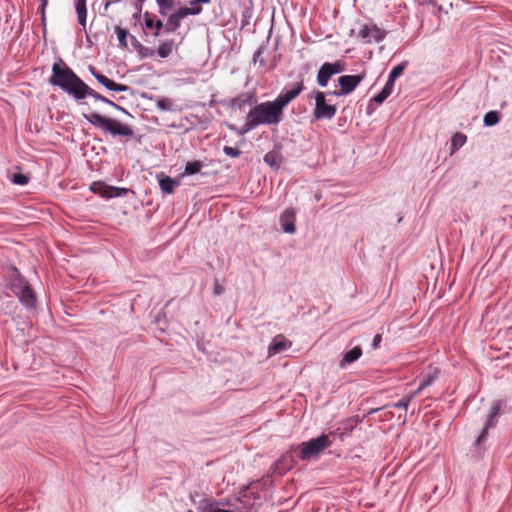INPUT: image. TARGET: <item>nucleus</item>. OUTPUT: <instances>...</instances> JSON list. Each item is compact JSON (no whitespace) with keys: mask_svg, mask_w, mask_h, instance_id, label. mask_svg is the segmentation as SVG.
I'll return each mask as SVG.
<instances>
[{"mask_svg":"<svg viewBox=\"0 0 512 512\" xmlns=\"http://www.w3.org/2000/svg\"><path fill=\"white\" fill-rule=\"evenodd\" d=\"M283 112L273 101L262 102L252 107L246 116L241 134L260 125H277L282 121Z\"/></svg>","mask_w":512,"mask_h":512,"instance_id":"1","label":"nucleus"},{"mask_svg":"<svg viewBox=\"0 0 512 512\" xmlns=\"http://www.w3.org/2000/svg\"><path fill=\"white\" fill-rule=\"evenodd\" d=\"M49 82L72 94L75 98L80 94V89L85 87V83L67 65L59 63L53 64Z\"/></svg>","mask_w":512,"mask_h":512,"instance_id":"2","label":"nucleus"},{"mask_svg":"<svg viewBox=\"0 0 512 512\" xmlns=\"http://www.w3.org/2000/svg\"><path fill=\"white\" fill-rule=\"evenodd\" d=\"M85 119L97 128L105 132H109L114 136L132 137L134 135L133 129L127 125L119 122L118 120L104 117L98 113H90L84 115Z\"/></svg>","mask_w":512,"mask_h":512,"instance_id":"3","label":"nucleus"},{"mask_svg":"<svg viewBox=\"0 0 512 512\" xmlns=\"http://www.w3.org/2000/svg\"><path fill=\"white\" fill-rule=\"evenodd\" d=\"M209 2L210 0H192L189 7H181L176 10L168 17L166 23V31L169 33L175 32L180 27V22L182 19L188 15L200 14L202 12V7L200 4H207Z\"/></svg>","mask_w":512,"mask_h":512,"instance_id":"4","label":"nucleus"},{"mask_svg":"<svg viewBox=\"0 0 512 512\" xmlns=\"http://www.w3.org/2000/svg\"><path fill=\"white\" fill-rule=\"evenodd\" d=\"M330 444L331 443L327 435H321L317 438L304 442L299 446L300 458L302 460H306L315 457L328 448Z\"/></svg>","mask_w":512,"mask_h":512,"instance_id":"5","label":"nucleus"},{"mask_svg":"<svg viewBox=\"0 0 512 512\" xmlns=\"http://www.w3.org/2000/svg\"><path fill=\"white\" fill-rule=\"evenodd\" d=\"M314 98L315 109L313 115L315 119H332L336 114V107L326 103L325 94L321 91H316Z\"/></svg>","mask_w":512,"mask_h":512,"instance_id":"6","label":"nucleus"},{"mask_svg":"<svg viewBox=\"0 0 512 512\" xmlns=\"http://www.w3.org/2000/svg\"><path fill=\"white\" fill-rule=\"evenodd\" d=\"M386 36V31L379 28L375 24H363L360 26L358 31V37L364 43L380 42Z\"/></svg>","mask_w":512,"mask_h":512,"instance_id":"7","label":"nucleus"},{"mask_svg":"<svg viewBox=\"0 0 512 512\" xmlns=\"http://www.w3.org/2000/svg\"><path fill=\"white\" fill-rule=\"evenodd\" d=\"M364 78L365 73L358 75H343L339 77L338 83L340 85V90L335 91L334 94L340 96L351 93Z\"/></svg>","mask_w":512,"mask_h":512,"instance_id":"8","label":"nucleus"},{"mask_svg":"<svg viewBox=\"0 0 512 512\" xmlns=\"http://www.w3.org/2000/svg\"><path fill=\"white\" fill-rule=\"evenodd\" d=\"M303 88V80H300L291 89L280 93L274 102L283 112L284 108L302 92Z\"/></svg>","mask_w":512,"mask_h":512,"instance_id":"9","label":"nucleus"},{"mask_svg":"<svg viewBox=\"0 0 512 512\" xmlns=\"http://www.w3.org/2000/svg\"><path fill=\"white\" fill-rule=\"evenodd\" d=\"M90 71L93 74V76L96 78V80L100 84H102L104 87H106L108 90L115 91V92H125V91L129 90V87L127 85L114 82L113 80L109 79L105 75L96 72L93 67H90Z\"/></svg>","mask_w":512,"mask_h":512,"instance_id":"10","label":"nucleus"},{"mask_svg":"<svg viewBox=\"0 0 512 512\" xmlns=\"http://www.w3.org/2000/svg\"><path fill=\"white\" fill-rule=\"evenodd\" d=\"M91 190L94 193L100 194L102 197H117L121 195V191H125L124 189H120L117 187L107 186L103 182H93L91 185Z\"/></svg>","mask_w":512,"mask_h":512,"instance_id":"11","label":"nucleus"},{"mask_svg":"<svg viewBox=\"0 0 512 512\" xmlns=\"http://www.w3.org/2000/svg\"><path fill=\"white\" fill-rule=\"evenodd\" d=\"M500 407H501V403L500 402H494L493 403V405H492V407L490 409V412L488 414V418H487V421L485 423L484 429L482 430L481 434L479 435V437L476 440L477 444H480L481 442L484 441V439H485V437L487 435V430L490 427L494 426L495 419H496V417L498 416V414L500 412Z\"/></svg>","mask_w":512,"mask_h":512,"instance_id":"12","label":"nucleus"},{"mask_svg":"<svg viewBox=\"0 0 512 512\" xmlns=\"http://www.w3.org/2000/svg\"><path fill=\"white\" fill-rule=\"evenodd\" d=\"M295 212L293 209H286L280 216L281 226L284 232L286 233H294L295 228Z\"/></svg>","mask_w":512,"mask_h":512,"instance_id":"13","label":"nucleus"},{"mask_svg":"<svg viewBox=\"0 0 512 512\" xmlns=\"http://www.w3.org/2000/svg\"><path fill=\"white\" fill-rule=\"evenodd\" d=\"M291 342L284 338L283 336L279 335L273 339L272 344L268 348V354L269 356L276 355L278 353H281L291 347Z\"/></svg>","mask_w":512,"mask_h":512,"instance_id":"14","label":"nucleus"},{"mask_svg":"<svg viewBox=\"0 0 512 512\" xmlns=\"http://www.w3.org/2000/svg\"><path fill=\"white\" fill-rule=\"evenodd\" d=\"M362 355V349L360 347H354L350 351L346 352L342 359L339 361V367L345 368L347 365L358 360Z\"/></svg>","mask_w":512,"mask_h":512,"instance_id":"15","label":"nucleus"},{"mask_svg":"<svg viewBox=\"0 0 512 512\" xmlns=\"http://www.w3.org/2000/svg\"><path fill=\"white\" fill-rule=\"evenodd\" d=\"M17 297L27 307H33L35 304V296L30 285L23 288L22 291H17Z\"/></svg>","mask_w":512,"mask_h":512,"instance_id":"16","label":"nucleus"},{"mask_svg":"<svg viewBox=\"0 0 512 512\" xmlns=\"http://www.w3.org/2000/svg\"><path fill=\"white\" fill-rule=\"evenodd\" d=\"M333 72L332 70L330 69V66H329V63L326 62L324 63L319 71H318V74H317V82L318 84L321 86V87H326L328 82H329V79L333 76Z\"/></svg>","mask_w":512,"mask_h":512,"instance_id":"17","label":"nucleus"},{"mask_svg":"<svg viewBox=\"0 0 512 512\" xmlns=\"http://www.w3.org/2000/svg\"><path fill=\"white\" fill-rule=\"evenodd\" d=\"M255 101L256 99L254 95L246 93L234 98L231 102V106L236 107L238 109H242L246 105H252L253 103H255Z\"/></svg>","mask_w":512,"mask_h":512,"instance_id":"18","label":"nucleus"},{"mask_svg":"<svg viewBox=\"0 0 512 512\" xmlns=\"http://www.w3.org/2000/svg\"><path fill=\"white\" fill-rule=\"evenodd\" d=\"M75 10L77 13V18H78L79 24L83 28H85L86 27V17H87L86 0H76Z\"/></svg>","mask_w":512,"mask_h":512,"instance_id":"19","label":"nucleus"},{"mask_svg":"<svg viewBox=\"0 0 512 512\" xmlns=\"http://www.w3.org/2000/svg\"><path fill=\"white\" fill-rule=\"evenodd\" d=\"M439 374V370L437 368H433L430 370V372L424 376L423 380L421 381L418 389L415 391L417 392V395L426 387L430 386L434 380L437 378Z\"/></svg>","mask_w":512,"mask_h":512,"instance_id":"20","label":"nucleus"},{"mask_svg":"<svg viewBox=\"0 0 512 512\" xmlns=\"http://www.w3.org/2000/svg\"><path fill=\"white\" fill-rule=\"evenodd\" d=\"M174 48V41L166 40L159 45L157 54L159 55L160 58H167L172 54Z\"/></svg>","mask_w":512,"mask_h":512,"instance_id":"21","label":"nucleus"},{"mask_svg":"<svg viewBox=\"0 0 512 512\" xmlns=\"http://www.w3.org/2000/svg\"><path fill=\"white\" fill-rule=\"evenodd\" d=\"M145 26L147 28H154V36L158 37L160 35V31L163 28V22L161 20L153 21L152 17L146 13L144 16Z\"/></svg>","mask_w":512,"mask_h":512,"instance_id":"22","label":"nucleus"},{"mask_svg":"<svg viewBox=\"0 0 512 512\" xmlns=\"http://www.w3.org/2000/svg\"><path fill=\"white\" fill-rule=\"evenodd\" d=\"M467 141V137L465 134H462V133H455L453 136H452V139H451V152H455L457 151L460 147H462Z\"/></svg>","mask_w":512,"mask_h":512,"instance_id":"23","label":"nucleus"},{"mask_svg":"<svg viewBox=\"0 0 512 512\" xmlns=\"http://www.w3.org/2000/svg\"><path fill=\"white\" fill-rule=\"evenodd\" d=\"M177 184L178 183L170 177H165L159 180L161 190L167 194L173 193L174 188Z\"/></svg>","mask_w":512,"mask_h":512,"instance_id":"24","label":"nucleus"},{"mask_svg":"<svg viewBox=\"0 0 512 512\" xmlns=\"http://www.w3.org/2000/svg\"><path fill=\"white\" fill-rule=\"evenodd\" d=\"M29 284L25 281V279L21 275H16L11 281V289L14 294L17 296V291H22L23 288L28 286Z\"/></svg>","mask_w":512,"mask_h":512,"instance_id":"25","label":"nucleus"},{"mask_svg":"<svg viewBox=\"0 0 512 512\" xmlns=\"http://www.w3.org/2000/svg\"><path fill=\"white\" fill-rule=\"evenodd\" d=\"M86 96H91L98 101L102 99V95L96 93L93 89L85 84L84 89H80V94L77 95L76 99H84Z\"/></svg>","mask_w":512,"mask_h":512,"instance_id":"26","label":"nucleus"},{"mask_svg":"<svg viewBox=\"0 0 512 512\" xmlns=\"http://www.w3.org/2000/svg\"><path fill=\"white\" fill-rule=\"evenodd\" d=\"M500 120L499 113L497 111H489L484 116V124L485 126H494Z\"/></svg>","mask_w":512,"mask_h":512,"instance_id":"27","label":"nucleus"},{"mask_svg":"<svg viewBox=\"0 0 512 512\" xmlns=\"http://www.w3.org/2000/svg\"><path fill=\"white\" fill-rule=\"evenodd\" d=\"M202 166L203 164L201 161L187 162L185 165V174L192 175L198 173Z\"/></svg>","mask_w":512,"mask_h":512,"instance_id":"28","label":"nucleus"},{"mask_svg":"<svg viewBox=\"0 0 512 512\" xmlns=\"http://www.w3.org/2000/svg\"><path fill=\"white\" fill-rule=\"evenodd\" d=\"M360 422V419L358 418V416H355V417H351L349 419H347L345 422H344V427H343V432H341V434L343 435L344 433L346 432H352L353 429L357 426V424Z\"/></svg>","mask_w":512,"mask_h":512,"instance_id":"29","label":"nucleus"},{"mask_svg":"<svg viewBox=\"0 0 512 512\" xmlns=\"http://www.w3.org/2000/svg\"><path fill=\"white\" fill-rule=\"evenodd\" d=\"M115 33L117 35V38H118V41H119V45L122 46V47H127V36H128V31L124 28H121L119 26H117L115 28Z\"/></svg>","mask_w":512,"mask_h":512,"instance_id":"30","label":"nucleus"},{"mask_svg":"<svg viewBox=\"0 0 512 512\" xmlns=\"http://www.w3.org/2000/svg\"><path fill=\"white\" fill-rule=\"evenodd\" d=\"M156 2L162 15H166L167 11L174 6V0H156Z\"/></svg>","mask_w":512,"mask_h":512,"instance_id":"31","label":"nucleus"},{"mask_svg":"<svg viewBox=\"0 0 512 512\" xmlns=\"http://www.w3.org/2000/svg\"><path fill=\"white\" fill-rule=\"evenodd\" d=\"M417 396V392L411 393L409 396L402 398L400 401L395 403V408L407 409L409 403Z\"/></svg>","mask_w":512,"mask_h":512,"instance_id":"32","label":"nucleus"},{"mask_svg":"<svg viewBox=\"0 0 512 512\" xmlns=\"http://www.w3.org/2000/svg\"><path fill=\"white\" fill-rule=\"evenodd\" d=\"M157 107L162 110V111H171L172 110V102L170 99L168 98H160L159 100H157V103H156Z\"/></svg>","mask_w":512,"mask_h":512,"instance_id":"33","label":"nucleus"},{"mask_svg":"<svg viewBox=\"0 0 512 512\" xmlns=\"http://www.w3.org/2000/svg\"><path fill=\"white\" fill-rule=\"evenodd\" d=\"M404 69H405V65H404V64H399V65L395 66V67L391 70V72H390V74H389L388 79H389V80H391V81H394V82H395V80H396L400 75H402V73H403Z\"/></svg>","mask_w":512,"mask_h":512,"instance_id":"34","label":"nucleus"},{"mask_svg":"<svg viewBox=\"0 0 512 512\" xmlns=\"http://www.w3.org/2000/svg\"><path fill=\"white\" fill-rule=\"evenodd\" d=\"M330 69L333 74L341 73L345 70V63L343 61H336L334 63H329Z\"/></svg>","mask_w":512,"mask_h":512,"instance_id":"35","label":"nucleus"},{"mask_svg":"<svg viewBox=\"0 0 512 512\" xmlns=\"http://www.w3.org/2000/svg\"><path fill=\"white\" fill-rule=\"evenodd\" d=\"M224 153L232 158H237L240 156L241 151L238 148L230 147V146H224L223 148Z\"/></svg>","mask_w":512,"mask_h":512,"instance_id":"36","label":"nucleus"},{"mask_svg":"<svg viewBox=\"0 0 512 512\" xmlns=\"http://www.w3.org/2000/svg\"><path fill=\"white\" fill-rule=\"evenodd\" d=\"M13 182L17 185H25L28 183V177L24 174L15 173L13 175Z\"/></svg>","mask_w":512,"mask_h":512,"instance_id":"37","label":"nucleus"},{"mask_svg":"<svg viewBox=\"0 0 512 512\" xmlns=\"http://www.w3.org/2000/svg\"><path fill=\"white\" fill-rule=\"evenodd\" d=\"M389 95L390 94L386 90L382 89L377 95L373 97L372 100L378 104H381L388 98Z\"/></svg>","mask_w":512,"mask_h":512,"instance_id":"38","label":"nucleus"},{"mask_svg":"<svg viewBox=\"0 0 512 512\" xmlns=\"http://www.w3.org/2000/svg\"><path fill=\"white\" fill-rule=\"evenodd\" d=\"M99 101L104 102V103H106V104H108V105H110V106H112V107L116 108L117 110H120V111H122V112H124V113H127V111H126V109H125V108H123V107L119 106L118 104H116V103H114L113 101H111V100H109V99L105 98L104 96H102V99H100Z\"/></svg>","mask_w":512,"mask_h":512,"instance_id":"39","label":"nucleus"},{"mask_svg":"<svg viewBox=\"0 0 512 512\" xmlns=\"http://www.w3.org/2000/svg\"><path fill=\"white\" fill-rule=\"evenodd\" d=\"M139 53L141 54V56L143 57H152L154 55V51L149 49V48H146L142 45H139Z\"/></svg>","mask_w":512,"mask_h":512,"instance_id":"40","label":"nucleus"},{"mask_svg":"<svg viewBox=\"0 0 512 512\" xmlns=\"http://www.w3.org/2000/svg\"><path fill=\"white\" fill-rule=\"evenodd\" d=\"M253 61H254V63L259 62V64H260V65H262V66L265 64L264 59L261 57V50H260V49H258V50L254 53V55H253Z\"/></svg>","mask_w":512,"mask_h":512,"instance_id":"41","label":"nucleus"},{"mask_svg":"<svg viewBox=\"0 0 512 512\" xmlns=\"http://www.w3.org/2000/svg\"><path fill=\"white\" fill-rule=\"evenodd\" d=\"M41 1V18L42 22L45 25L46 16H45V10L48 5V0H40Z\"/></svg>","mask_w":512,"mask_h":512,"instance_id":"42","label":"nucleus"},{"mask_svg":"<svg viewBox=\"0 0 512 512\" xmlns=\"http://www.w3.org/2000/svg\"><path fill=\"white\" fill-rule=\"evenodd\" d=\"M275 157L276 155L274 153H267L265 156H264V161L269 164V165H274L275 163Z\"/></svg>","mask_w":512,"mask_h":512,"instance_id":"43","label":"nucleus"},{"mask_svg":"<svg viewBox=\"0 0 512 512\" xmlns=\"http://www.w3.org/2000/svg\"><path fill=\"white\" fill-rule=\"evenodd\" d=\"M394 83V81L388 79L385 86L383 87V90H386L389 94H391L394 87Z\"/></svg>","mask_w":512,"mask_h":512,"instance_id":"44","label":"nucleus"},{"mask_svg":"<svg viewBox=\"0 0 512 512\" xmlns=\"http://www.w3.org/2000/svg\"><path fill=\"white\" fill-rule=\"evenodd\" d=\"M381 335L380 334H376L373 338V341H372V347L374 349H377L380 345V342H381Z\"/></svg>","mask_w":512,"mask_h":512,"instance_id":"45","label":"nucleus"},{"mask_svg":"<svg viewBox=\"0 0 512 512\" xmlns=\"http://www.w3.org/2000/svg\"><path fill=\"white\" fill-rule=\"evenodd\" d=\"M222 293H223V287L220 284L215 283V285H214V294L215 295H220Z\"/></svg>","mask_w":512,"mask_h":512,"instance_id":"46","label":"nucleus"},{"mask_svg":"<svg viewBox=\"0 0 512 512\" xmlns=\"http://www.w3.org/2000/svg\"><path fill=\"white\" fill-rule=\"evenodd\" d=\"M208 512H233V511L221 509V508H217V507H211Z\"/></svg>","mask_w":512,"mask_h":512,"instance_id":"47","label":"nucleus"},{"mask_svg":"<svg viewBox=\"0 0 512 512\" xmlns=\"http://www.w3.org/2000/svg\"><path fill=\"white\" fill-rule=\"evenodd\" d=\"M110 4H111V2H107V3L105 4V9H107L108 7H110Z\"/></svg>","mask_w":512,"mask_h":512,"instance_id":"48","label":"nucleus"},{"mask_svg":"<svg viewBox=\"0 0 512 512\" xmlns=\"http://www.w3.org/2000/svg\"><path fill=\"white\" fill-rule=\"evenodd\" d=\"M187 512H193L192 510H188Z\"/></svg>","mask_w":512,"mask_h":512,"instance_id":"49","label":"nucleus"}]
</instances>
